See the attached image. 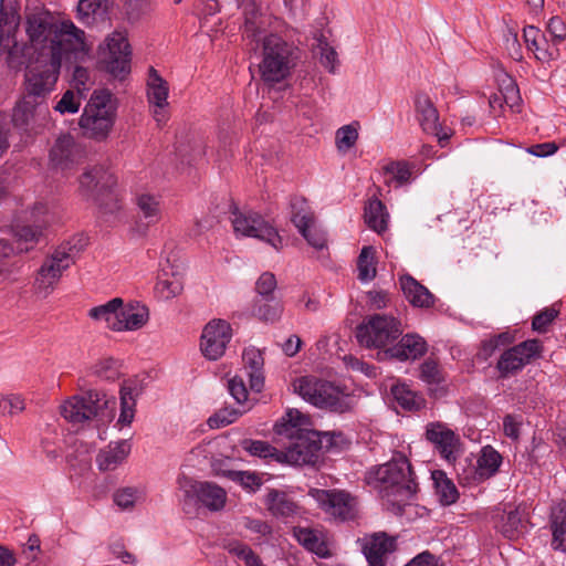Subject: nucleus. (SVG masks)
<instances>
[{"label": "nucleus", "instance_id": "f257e3e1", "mask_svg": "<svg viewBox=\"0 0 566 566\" xmlns=\"http://www.w3.org/2000/svg\"><path fill=\"white\" fill-rule=\"evenodd\" d=\"M28 44L23 54L35 59H49L76 63L88 54L85 32L71 20H56L49 11L30 12L25 18Z\"/></svg>", "mask_w": 566, "mask_h": 566}, {"label": "nucleus", "instance_id": "f03ea898", "mask_svg": "<svg viewBox=\"0 0 566 566\" xmlns=\"http://www.w3.org/2000/svg\"><path fill=\"white\" fill-rule=\"evenodd\" d=\"M310 418L296 409H290L275 423L274 431L281 439H286L285 449L279 457L293 465L315 464L319 458L323 439L329 447H338L346 441L343 432H319L310 428Z\"/></svg>", "mask_w": 566, "mask_h": 566}, {"label": "nucleus", "instance_id": "7ed1b4c3", "mask_svg": "<svg viewBox=\"0 0 566 566\" xmlns=\"http://www.w3.org/2000/svg\"><path fill=\"white\" fill-rule=\"evenodd\" d=\"M367 479L392 505L395 513H401L402 506L418 492L415 473L402 455L370 470Z\"/></svg>", "mask_w": 566, "mask_h": 566}, {"label": "nucleus", "instance_id": "20e7f679", "mask_svg": "<svg viewBox=\"0 0 566 566\" xmlns=\"http://www.w3.org/2000/svg\"><path fill=\"white\" fill-rule=\"evenodd\" d=\"M301 59V50L279 34H268L262 39V61L259 65L261 78L275 84L290 76Z\"/></svg>", "mask_w": 566, "mask_h": 566}, {"label": "nucleus", "instance_id": "39448f33", "mask_svg": "<svg viewBox=\"0 0 566 566\" xmlns=\"http://www.w3.org/2000/svg\"><path fill=\"white\" fill-rule=\"evenodd\" d=\"M293 388L313 406L336 413L352 412L357 403L354 396L344 392L333 382L313 376L295 379Z\"/></svg>", "mask_w": 566, "mask_h": 566}, {"label": "nucleus", "instance_id": "423d86ee", "mask_svg": "<svg viewBox=\"0 0 566 566\" xmlns=\"http://www.w3.org/2000/svg\"><path fill=\"white\" fill-rule=\"evenodd\" d=\"M116 105L108 90L94 91L78 119V126L85 138L104 142L108 138L115 120Z\"/></svg>", "mask_w": 566, "mask_h": 566}, {"label": "nucleus", "instance_id": "0eeeda50", "mask_svg": "<svg viewBox=\"0 0 566 566\" xmlns=\"http://www.w3.org/2000/svg\"><path fill=\"white\" fill-rule=\"evenodd\" d=\"M116 177L104 166L85 169L78 178V193L86 200L98 206L105 213H115L120 209L117 195L114 192Z\"/></svg>", "mask_w": 566, "mask_h": 566}, {"label": "nucleus", "instance_id": "6e6552de", "mask_svg": "<svg viewBox=\"0 0 566 566\" xmlns=\"http://www.w3.org/2000/svg\"><path fill=\"white\" fill-rule=\"evenodd\" d=\"M116 400L106 394L90 390L83 396H74L60 407V412L65 420L74 424L84 423L96 419L105 423L113 419Z\"/></svg>", "mask_w": 566, "mask_h": 566}, {"label": "nucleus", "instance_id": "1a4fd4ad", "mask_svg": "<svg viewBox=\"0 0 566 566\" xmlns=\"http://www.w3.org/2000/svg\"><path fill=\"white\" fill-rule=\"evenodd\" d=\"M179 485L182 492L179 503L188 516H196L200 507L218 512L226 506L227 492L213 482L184 478V480H179Z\"/></svg>", "mask_w": 566, "mask_h": 566}, {"label": "nucleus", "instance_id": "9d476101", "mask_svg": "<svg viewBox=\"0 0 566 566\" xmlns=\"http://www.w3.org/2000/svg\"><path fill=\"white\" fill-rule=\"evenodd\" d=\"M402 334L401 324L392 316L369 315L356 328L358 343L366 348L385 350Z\"/></svg>", "mask_w": 566, "mask_h": 566}, {"label": "nucleus", "instance_id": "9b49d317", "mask_svg": "<svg viewBox=\"0 0 566 566\" xmlns=\"http://www.w3.org/2000/svg\"><path fill=\"white\" fill-rule=\"evenodd\" d=\"M77 251L75 245L64 243L45 258L36 272L35 287L40 292L52 291L60 281L63 272L74 262Z\"/></svg>", "mask_w": 566, "mask_h": 566}, {"label": "nucleus", "instance_id": "f8f14e48", "mask_svg": "<svg viewBox=\"0 0 566 566\" xmlns=\"http://www.w3.org/2000/svg\"><path fill=\"white\" fill-rule=\"evenodd\" d=\"M310 495L326 514L335 520L347 522L358 516V501L346 491L311 489Z\"/></svg>", "mask_w": 566, "mask_h": 566}, {"label": "nucleus", "instance_id": "ddd939ff", "mask_svg": "<svg viewBox=\"0 0 566 566\" xmlns=\"http://www.w3.org/2000/svg\"><path fill=\"white\" fill-rule=\"evenodd\" d=\"M231 222L235 233L260 239L277 251L283 247V239L276 229L258 212L235 209L232 212Z\"/></svg>", "mask_w": 566, "mask_h": 566}, {"label": "nucleus", "instance_id": "4468645a", "mask_svg": "<svg viewBox=\"0 0 566 566\" xmlns=\"http://www.w3.org/2000/svg\"><path fill=\"white\" fill-rule=\"evenodd\" d=\"M64 61L57 59H35L25 74V95L44 102L45 96L53 91Z\"/></svg>", "mask_w": 566, "mask_h": 566}, {"label": "nucleus", "instance_id": "2eb2a0df", "mask_svg": "<svg viewBox=\"0 0 566 566\" xmlns=\"http://www.w3.org/2000/svg\"><path fill=\"white\" fill-rule=\"evenodd\" d=\"M101 62L106 71L115 77H123L130 71V45L120 31L109 34L101 46Z\"/></svg>", "mask_w": 566, "mask_h": 566}, {"label": "nucleus", "instance_id": "dca6fc26", "mask_svg": "<svg viewBox=\"0 0 566 566\" xmlns=\"http://www.w3.org/2000/svg\"><path fill=\"white\" fill-rule=\"evenodd\" d=\"M543 344L539 339L524 340L502 353L496 368L501 377L506 378L522 370L532 359L541 357Z\"/></svg>", "mask_w": 566, "mask_h": 566}, {"label": "nucleus", "instance_id": "f3484780", "mask_svg": "<svg viewBox=\"0 0 566 566\" xmlns=\"http://www.w3.org/2000/svg\"><path fill=\"white\" fill-rule=\"evenodd\" d=\"M291 221L298 232L316 250L326 248L327 239L323 230L315 224L314 213L303 197H294L290 201Z\"/></svg>", "mask_w": 566, "mask_h": 566}, {"label": "nucleus", "instance_id": "a211bd4d", "mask_svg": "<svg viewBox=\"0 0 566 566\" xmlns=\"http://www.w3.org/2000/svg\"><path fill=\"white\" fill-rule=\"evenodd\" d=\"M83 158V147L70 134L59 136L49 153L50 164L61 171L74 169Z\"/></svg>", "mask_w": 566, "mask_h": 566}, {"label": "nucleus", "instance_id": "6ab92c4d", "mask_svg": "<svg viewBox=\"0 0 566 566\" xmlns=\"http://www.w3.org/2000/svg\"><path fill=\"white\" fill-rule=\"evenodd\" d=\"M231 339V326L227 321L212 319L203 328L200 342L202 354L210 360L219 359Z\"/></svg>", "mask_w": 566, "mask_h": 566}, {"label": "nucleus", "instance_id": "aec40b11", "mask_svg": "<svg viewBox=\"0 0 566 566\" xmlns=\"http://www.w3.org/2000/svg\"><path fill=\"white\" fill-rule=\"evenodd\" d=\"M49 115V108L41 99L23 95L15 104L10 124L17 129L28 132L35 124H42Z\"/></svg>", "mask_w": 566, "mask_h": 566}, {"label": "nucleus", "instance_id": "412c9836", "mask_svg": "<svg viewBox=\"0 0 566 566\" xmlns=\"http://www.w3.org/2000/svg\"><path fill=\"white\" fill-rule=\"evenodd\" d=\"M426 438L431 442L441 458L454 462L460 453V437L441 422H431L426 427Z\"/></svg>", "mask_w": 566, "mask_h": 566}, {"label": "nucleus", "instance_id": "4be33fe9", "mask_svg": "<svg viewBox=\"0 0 566 566\" xmlns=\"http://www.w3.org/2000/svg\"><path fill=\"white\" fill-rule=\"evenodd\" d=\"M427 353V342L418 334H406L399 342L385 350H379V360L396 359L399 361L416 360Z\"/></svg>", "mask_w": 566, "mask_h": 566}, {"label": "nucleus", "instance_id": "5701e85b", "mask_svg": "<svg viewBox=\"0 0 566 566\" xmlns=\"http://www.w3.org/2000/svg\"><path fill=\"white\" fill-rule=\"evenodd\" d=\"M415 109L417 119L426 134L433 135L439 137V142L442 143L444 139H448V136L444 135L441 137L439 135L440 124H439V113L433 105L431 98L426 93H418L415 96Z\"/></svg>", "mask_w": 566, "mask_h": 566}, {"label": "nucleus", "instance_id": "b1692460", "mask_svg": "<svg viewBox=\"0 0 566 566\" xmlns=\"http://www.w3.org/2000/svg\"><path fill=\"white\" fill-rule=\"evenodd\" d=\"M396 549V539L386 533H375L363 547L369 566H387L389 554Z\"/></svg>", "mask_w": 566, "mask_h": 566}, {"label": "nucleus", "instance_id": "393cba45", "mask_svg": "<svg viewBox=\"0 0 566 566\" xmlns=\"http://www.w3.org/2000/svg\"><path fill=\"white\" fill-rule=\"evenodd\" d=\"M270 514L276 518L289 520L301 515V506L284 491L271 489L264 500Z\"/></svg>", "mask_w": 566, "mask_h": 566}, {"label": "nucleus", "instance_id": "a878e982", "mask_svg": "<svg viewBox=\"0 0 566 566\" xmlns=\"http://www.w3.org/2000/svg\"><path fill=\"white\" fill-rule=\"evenodd\" d=\"M523 38L528 50L534 52L535 57L541 62H549L558 59L559 51L555 46H548L547 41L541 30L533 25H527L523 30Z\"/></svg>", "mask_w": 566, "mask_h": 566}, {"label": "nucleus", "instance_id": "bb28decb", "mask_svg": "<svg viewBox=\"0 0 566 566\" xmlns=\"http://www.w3.org/2000/svg\"><path fill=\"white\" fill-rule=\"evenodd\" d=\"M292 535L306 551L323 558L329 556V549L322 531L303 526H294Z\"/></svg>", "mask_w": 566, "mask_h": 566}, {"label": "nucleus", "instance_id": "cd10ccee", "mask_svg": "<svg viewBox=\"0 0 566 566\" xmlns=\"http://www.w3.org/2000/svg\"><path fill=\"white\" fill-rule=\"evenodd\" d=\"M242 359L247 375L250 378L251 390L261 392L264 386V358L262 352L255 347L245 348L242 354Z\"/></svg>", "mask_w": 566, "mask_h": 566}, {"label": "nucleus", "instance_id": "c85d7f7f", "mask_svg": "<svg viewBox=\"0 0 566 566\" xmlns=\"http://www.w3.org/2000/svg\"><path fill=\"white\" fill-rule=\"evenodd\" d=\"M400 287L406 298L416 307L428 308L434 303L433 294L410 275L400 277Z\"/></svg>", "mask_w": 566, "mask_h": 566}, {"label": "nucleus", "instance_id": "c756f323", "mask_svg": "<svg viewBox=\"0 0 566 566\" xmlns=\"http://www.w3.org/2000/svg\"><path fill=\"white\" fill-rule=\"evenodd\" d=\"M497 530L509 539H516L526 532L527 522L518 509L504 510L496 523Z\"/></svg>", "mask_w": 566, "mask_h": 566}, {"label": "nucleus", "instance_id": "7c9ffc66", "mask_svg": "<svg viewBox=\"0 0 566 566\" xmlns=\"http://www.w3.org/2000/svg\"><path fill=\"white\" fill-rule=\"evenodd\" d=\"M118 331H136L142 328L149 318L148 308L139 304L120 306Z\"/></svg>", "mask_w": 566, "mask_h": 566}, {"label": "nucleus", "instance_id": "2f4dec72", "mask_svg": "<svg viewBox=\"0 0 566 566\" xmlns=\"http://www.w3.org/2000/svg\"><path fill=\"white\" fill-rule=\"evenodd\" d=\"M130 450L126 441L117 442L115 446H108L107 449L101 450L97 454V465L102 471H111L116 469L128 455Z\"/></svg>", "mask_w": 566, "mask_h": 566}, {"label": "nucleus", "instance_id": "473e14b6", "mask_svg": "<svg viewBox=\"0 0 566 566\" xmlns=\"http://www.w3.org/2000/svg\"><path fill=\"white\" fill-rule=\"evenodd\" d=\"M19 25V15L15 12H0V46L10 53L18 51L15 32Z\"/></svg>", "mask_w": 566, "mask_h": 566}, {"label": "nucleus", "instance_id": "72a5a7b5", "mask_svg": "<svg viewBox=\"0 0 566 566\" xmlns=\"http://www.w3.org/2000/svg\"><path fill=\"white\" fill-rule=\"evenodd\" d=\"M136 205L140 218L146 220L145 228L158 223L161 219L160 198L150 193H140L136 197ZM146 229L143 230L145 232Z\"/></svg>", "mask_w": 566, "mask_h": 566}, {"label": "nucleus", "instance_id": "f704fd0d", "mask_svg": "<svg viewBox=\"0 0 566 566\" xmlns=\"http://www.w3.org/2000/svg\"><path fill=\"white\" fill-rule=\"evenodd\" d=\"M123 305V300L115 297L105 304L95 306L88 311V316L98 322H105L107 327L113 331H118L119 310Z\"/></svg>", "mask_w": 566, "mask_h": 566}, {"label": "nucleus", "instance_id": "c9c22d12", "mask_svg": "<svg viewBox=\"0 0 566 566\" xmlns=\"http://www.w3.org/2000/svg\"><path fill=\"white\" fill-rule=\"evenodd\" d=\"M168 83L158 74L154 67H149L147 81V98L151 106H168Z\"/></svg>", "mask_w": 566, "mask_h": 566}, {"label": "nucleus", "instance_id": "e433bc0d", "mask_svg": "<svg viewBox=\"0 0 566 566\" xmlns=\"http://www.w3.org/2000/svg\"><path fill=\"white\" fill-rule=\"evenodd\" d=\"M551 530L553 548L566 552V504H560L552 511Z\"/></svg>", "mask_w": 566, "mask_h": 566}, {"label": "nucleus", "instance_id": "4c0bfd02", "mask_svg": "<svg viewBox=\"0 0 566 566\" xmlns=\"http://www.w3.org/2000/svg\"><path fill=\"white\" fill-rule=\"evenodd\" d=\"M43 228L41 224H17L13 229V234L17 241L18 252H28L31 250L43 235Z\"/></svg>", "mask_w": 566, "mask_h": 566}, {"label": "nucleus", "instance_id": "58836bf2", "mask_svg": "<svg viewBox=\"0 0 566 566\" xmlns=\"http://www.w3.org/2000/svg\"><path fill=\"white\" fill-rule=\"evenodd\" d=\"M364 218L367 226L377 233L386 231L388 213L385 205L379 199L374 198L368 201V205L365 207Z\"/></svg>", "mask_w": 566, "mask_h": 566}, {"label": "nucleus", "instance_id": "ea45409f", "mask_svg": "<svg viewBox=\"0 0 566 566\" xmlns=\"http://www.w3.org/2000/svg\"><path fill=\"white\" fill-rule=\"evenodd\" d=\"M432 481L436 489V494L442 505H451L457 502L459 492L454 483L448 479L443 471H433Z\"/></svg>", "mask_w": 566, "mask_h": 566}, {"label": "nucleus", "instance_id": "a19ab883", "mask_svg": "<svg viewBox=\"0 0 566 566\" xmlns=\"http://www.w3.org/2000/svg\"><path fill=\"white\" fill-rule=\"evenodd\" d=\"M502 463L501 454L493 449L491 446H486L482 449L481 455L478 459L476 473L480 479H489L494 475L500 464Z\"/></svg>", "mask_w": 566, "mask_h": 566}, {"label": "nucleus", "instance_id": "79ce46f5", "mask_svg": "<svg viewBox=\"0 0 566 566\" xmlns=\"http://www.w3.org/2000/svg\"><path fill=\"white\" fill-rule=\"evenodd\" d=\"M391 395L396 402L405 410H419L424 403V399L412 391L405 384H397L391 387Z\"/></svg>", "mask_w": 566, "mask_h": 566}, {"label": "nucleus", "instance_id": "37998d69", "mask_svg": "<svg viewBox=\"0 0 566 566\" xmlns=\"http://www.w3.org/2000/svg\"><path fill=\"white\" fill-rule=\"evenodd\" d=\"M376 251L373 247H364L357 259L358 280L369 282L375 279L376 270Z\"/></svg>", "mask_w": 566, "mask_h": 566}, {"label": "nucleus", "instance_id": "c03bdc74", "mask_svg": "<svg viewBox=\"0 0 566 566\" xmlns=\"http://www.w3.org/2000/svg\"><path fill=\"white\" fill-rule=\"evenodd\" d=\"M283 311L281 302L273 297H262L258 300L253 307V314L264 322H275L280 318Z\"/></svg>", "mask_w": 566, "mask_h": 566}, {"label": "nucleus", "instance_id": "a18cd8bd", "mask_svg": "<svg viewBox=\"0 0 566 566\" xmlns=\"http://www.w3.org/2000/svg\"><path fill=\"white\" fill-rule=\"evenodd\" d=\"M241 447L251 455L260 457L263 459L273 458L277 462H283V459L279 457L282 450H277L266 441L244 439L241 442Z\"/></svg>", "mask_w": 566, "mask_h": 566}, {"label": "nucleus", "instance_id": "49530a36", "mask_svg": "<svg viewBox=\"0 0 566 566\" xmlns=\"http://www.w3.org/2000/svg\"><path fill=\"white\" fill-rule=\"evenodd\" d=\"M135 397L133 389L128 385H124L120 388V415L118 423L122 426H129L135 416Z\"/></svg>", "mask_w": 566, "mask_h": 566}, {"label": "nucleus", "instance_id": "de8ad7c7", "mask_svg": "<svg viewBox=\"0 0 566 566\" xmlns=\"http://www.w3.org/2000/svg\"><path fill=\"white\" fill-rule=\"evenodd\" d=\"M251 406H247L242 409L240 408H229L224 407L218 410L213 416L208 419V424L210 428H221L234 422L240 416L245 413Z\"/></svg>", "mask_w": 566, "mask_h": 566}, {"label": "nucleus", "instance_id": "09e8293b", "mask_svg": "<svg viewBox=\"0 0 566 566\" xmlns=\"http://www.w3.org/2000/svg\"><path fill=\"white\" fill-rule=\"evenodd\" d=\"M226 476L250 492H255L263 484L261 475L255 472L230 470L226 472Z\"/></svg>", "mask_w": 566, "mask_h": 566}, {"label": "nucleus", "instance_id": "8fccbe9b", "mask_svg": "<svg viewBox=\"0 0 566 566\" xmlns=\"http://www.w3.org/2000/svg\"><path fill=\"white\" fill-rule=\"evenodd\" d=\"M226 549L242 559L245 566H263L260 557L244 543L233 541L226 545Z\"/></svg>", "mask_w": 566, "mask_h": 566}, {"label": "nucleus", "instance_id": "3c124183", "mask_svg": "<svg viewBox=\"0 0 566 566\" xmlns=\"http://www.w3.org/2000/svg\"><path fill=\"white\" fill-rule=\"evenodd\" d=\"M155 290H156V293L161 298L169 300V298L177 296L181 292L182 285H181V282L179 281V279H177L175 276L171 279H168V277H166V273H163V274L158 275L157 283L155 285Z\"/></svg>", "mask_w": 566, "mask_h": 566}, {"label": "nucleus", "instance_id": "603ef678", "mask_svg": "<svg viewBox=\"0 0 566 566\" xmlns=\"http://www.w3.org/2000/svg\"><path fill=\"white\" fill-rule=\"evenodd\" d=\"M317 50L319 54V63L331 73H335L338 60L337 52L329 45L327 40L321 35L317 39Z\"/></svg>", "mask_w": 566, "mask_h": 566}, {"label": "nucleus", "instance_id": "864d4df0", "mask_svg": "<svg viewBox=\"0 0 566 566\" xmlns=\"http://www.w3.org/2000/svg\"><path fill=\"white\" fill-rule=\"evenodd\" d=\"M81 106V92H73L72 90H67L61 99L54 106V109L60 114H74L78 112Z\"/></svg>", "mask_w": 566, "mask_h": 566}, {"label": "nucleus", "instance_id": "5fc2aeb1", "mask_svg": "<svg viewBox=\"0 0 566 566\" xmlns=\"http://www.w3.org/2000/svg\"><path fill=\"white\" fill-rule=\"evenodd\" d=\"M559 311L554 306L545 307L539 311L532 321V328L537 333H546L548 331L549 325L555 321L558 316Z\"/></svg>", "mask_w": 566, "mask_h": 566}, {"label": "nucleus", "instance_id": "6e6d98bb", "mask_svg": "<svg viewBox=\"0 0 566 566\" xmlns=\"http://www.w3.org/2000/svg\"><path fill=\"white\" fill-rule=\"evenodd\" d=\"M262 18L259 13L252 12L251 14H247L244 25H243V35L252 41H261L262 42Z\"/></svg>", "mask_w": 566, "mask_h": 566}, {"label": "nucleus", "instance_id": "4d7b16f0", "mask_svg": "<svg viewBox=\"0 0 566 566\" xmlns=\"http://www.w3.org/2000/svg\"><path fill=\"white\" fill-rule=\"evenodd\" d=\"M358 139V130L354 125H345L336 132V146L339 150L346 151L352 148Z\"/></svg>", "mask_w": 566, "mask_h": 566}, {"label": "nucleus", "instance_id": "13d9d810", "mask_svg": "<svg viewBox=\"0 0 566 566\" xmlns=\"http://www.w3.org/2000/svg\"><path fill=\"white\" fill-rule=\"evenodd\" d=\"M385 174L389 176L386 180L387 184L396 181L398 185H403L409 181L411 171L405 163H391L385 167Z\"/></svg>", "mask_w": 566, "mask_h": 566}, {"label": "nucleus", "instance_id": "bf43d9fd", "mask_svg": "<svg viewBox=\"0 0 566 566\" xmlns=\"http://www.w3.org/2000/svg\"><path fill=\"white\" fill-rule=\"evenodd\" d=\"M228 390L230 395L233 397V399L237 401V403H239L243 408L250 406L248 401L249 392L242 377L235 375L234 377L229 379Z\"/></svg>", "mask_w": 566, "mask_h": 566}, {"label": "nucleus", "instance_id": "052dcab7", "mask_svg": "<svg viewBox=\"0 0 566 566\" xmlns=\"http://www.w3.org/2000/svg\"><path fill=\"white\" fill-rule=\"evenodd\" d=\"M52 220L51 209L46 202L38 201L30 210V221L45 228Z\"/></svg>", "mask_w": 566, "mask_h": 566}, {"label": "nucleus", "instance_id": "680f3d73", "mask_svg": "<svg viewBox=\"0 0 566 566\" xmlns=\"http://www.w3.org/2000/svg\"><path fill=\"white\" fill-rule=\"evenodd\" d=\"M420 378L427 384H440L443 380L439 365L432 359H427L421 364Z\"/></svg>", "mask_w": 566, "mask_h": 566}, {"label": "nucleus", "instance_id": "e2e57ef3", "mask_svg": "<svg viewBox=\"0 0 566 566\" xmlns=\"http://www.w3.org/2000/svg\"><path fill=\"white\" fill-rule=\"evenodd\" d=\"M93 371L104 379H115L119 374L117 361L113 358H105L98 361L94 365Z\"/></svg>", "mask_w": 566, "mask_h": 566}, {"label": "nucleus", "instance_id": "0e129e2a", "mask_svg": "<svg viewBox=\"0 0 566 566\" xmlns=\"http://www.w3.org/2000/svg\"><path fill=\"white\" fill-rule=\"evenodd\" d=\"M138 490L135 488H124L114 493V502L122 509H130L134 506L137 497Z\"/></svg>", "mask_w": 566, "mask_h": 566}, {"label": "nucleus", "instance_id": "69168bd1", "mask_svg": "<svg viewBox=\"0 0 566 566\" xmlns=\"http://www.w3.org/2000/svg\"><path fill=\"white\" fill-rule=\"evenodd\" d=\"M107 0H78L77 15L84 21L94 15L99 9L106 6Z\"/></svg>", "mask_w": 566, "mask_h": 566}, {"label": "nucleus", "instance_id": "338daca9", "mask_svg": "<svg viewBox=\"0 0 566 566\" xmlns=\"http://www.w3.org/2000/svg\"><path fill=\"white\" fill-rule=\"evenodd\" d=\"M503 83L505 84L504 88H501L503 99L506 105L513 108L521 101L518 87L510 76H506Z\"/></svg>", "mask_w": 566, "mask_h": 566}, {"label": "nucleus", "instance_id": "774afa93", "mask_svg": "<svg viewBox=\"0 0 566 566\" xmlns=\"http://www.w3.org/2000/svg\"><path fill=\"white\" fill-rule=\"evenodd\" d=\"M276 287L275 275L271 272H264L255 283V291L262 297H269Z\"/></svg>", "mask_w": 566, "mask_h": 566}]
</instances>
